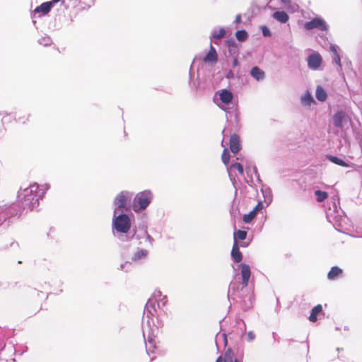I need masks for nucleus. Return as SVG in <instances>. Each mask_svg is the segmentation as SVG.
I'll return each mask as SVG.
<instances>
[{"label":"nucleus","instance_id":"f257e3e1","mask_svg":"<svg viewBox=\"0 0 362 362\" xmlns=\"http://www.w3.org/2000/svg\"><path fill=\"white\" fill-rule=\"evenodd\" d=\"M160 296L161 292L156 290L152 297L146 303L144 312L143 336L146 341V352L148 355H150L151 352L153 353L156 349V337L158 333L159 327L161 326L160 323L155 325L154 322V317L156 313V298L160 297Z\"/></svg>","mask_w":362,"mask_h":362},{"label":"nucleus","instance_id":"f03ea898","mask_svg":"<svg viewBox=\"0 0 362 362\" xmlns=\"http://www.w3.org/2000/svg\"><path fill=\"white\" fill-rule=\"evenodd\" d=\"M49 188L47 184L41 187L37 183L31 184L28 187L20 190L18 194V202L23 209L33 210L39 205V201Z\"/></svg>","mask_w":362,"mask_h":362},{"label":"nucleus","instance_id":"7ed1b4c3","mask_svg":"<svg viewBox=\"0 0 362 362\" xmlns=\"http://www.w3.org/2000/svg\"><path fill=\"white\" fill-rule=\"evenodd\" d=\"M116 214L117 209H115L112 218V230L114 233H118V238L124 241L126 240L124 234H127L131 228V220L127 214H122L117 216Z\"/></svg>","mask_w":362,"mask_h":362},{"label":"nucleus","instance_id":"20e7f679","mask_svg":"<svg viewBox=\"0 0 362 362\" xmlns=\"http://www.w3.org/2000/svg\"><path fill=\"white\" fill-rule=\"evenodd\" d=\"M233 99V93L230 90L224 88L216 93L214 101L221 110L227 112Z\"/></svg>","mask_w":362,"mask_h":362},{"label":"nucleus","instance_id":"39448f33","mask_svg":"<svg viewBox=\"0 0 362 362\" xmlns=\"http://www.w3.org/2000/svg\"><path fill=\"white\" fill-rule=\"evenodd\" d=\"M152 199V194L150 191L145 190L142 192L138 193L135 197L132 208L135 212L140 210L145 209L151 203Z\"/></svg>","mask_w":362,"mask_h":362},{"label":"nucleus","instance_id":"423d86ee","mask_svg":"<svg viewBox=\"0 0 362 362\" xmlns=\"http://www.w3.org/2000/svg\"><path fill=\"white\" fill-rule=\"evenodd\" d=\"M304 28L306 30L318 28L320 30L325 31L327 30V25L323 19L320 18H315L312 21L306 22L304 24Z\"/></svg>","mask_w":362,"mask_h":362},{"label":"nucleus","instance_id":"0eeeda50","mask_svg":"<svg viewBox=\"0 0 362 362\" xmlns=\"http://www.w3.org/2000/svg\"><path fill=\"white\" fill-rule=\"evenodd\" d=\"M132 194L127 191L121 192L115 199V208L117 210L123 209L128 200H130Z\"/></svg>","mask_w":362,"mask_h":362},{"label":"nucleus","instance_id":"6e6552de","mask_svg":"<svg viewBox=\"0 0 362 362\" xmlns=\"http://www.w3.org/2000/svg\"><path fill=\"white\" fill-rule=\"evenodd\" d=\"M322 57L317 52L312 53L307 58L308 66L312 70L318 69L322 64Z\"/></svg>","mask_w":362,"mask_h":362},{"label":"nucleus","instance_id":"1a4fd4ad","mask_svg":"<svg viewBox=\"0 0 362 362\" xmlns=\"http://www.w3.org/2000/svg\"><path fill=\"white\" fill-rule=\"evenodd\" d=\"M247 244L245 243H233L232 251H231V257L233 259L238 263L242 261L243 255L240 251V247H247Z\"/></svg>","mask_w":362,"mask_h":362},{"label":"nucleus","instance_id":"9d476101","mask_svg":"<svg viewBox=\"0 0 362 362\" xmlns=\"http://www.w3.org/2000/svg\"><path fill=\"white\" fill-rule=\"evenodd\" d=\"M235 171H238V174L241 176L244 174V169L243 165L239 163H235L232 164L228 168V172L229 177L231 180H233L235 179V177L237 176V174L235 173Z\"/></svg>","mask_w":362,"mask_h":362},{"label":"nucleus","instance_id":"9b49d317","mask_svg":"<svg viewBox=\"0 0 362 362\" xmlns=\"http://www.w3.org/2000/svg\"><path fill=\"white\" fill-rule=\"evenodd\" d=\"M239 267L240 268L243 286L246 287L248 285V281L251 276L250 267L245 264H240Z\"/></svg>","mask_w":362,"mask_h":362},{"label":"nucleus","instance_id":"f8f14e48","mask_svg":"<svg viewBox=\"0 0 362 362\" xmlns=\"http://www.w3.org/2000/svg\"><path fill=\"white\" fill-rule=\"evenodd\" d=\"M230 149L233 153H238L240 149V138L237 134H233L230 136Z\"/></svg>","mask_w":362,"mask_h":362},{"label":"nucleus","instance_id":"ddd939ff","mask_svg":"<svg viewBox=\"0 0 362 362\" xmlns=\"http://www.w3.org/2000/svg\"><path fill=\"white\" fill-rule=\"evenodd\" d=\"M218 57L216 49L211 45L210 50L206 57L204 58L205 62L216 63L217 62Z\"/></svg>","mask_w":362,"mask_h":362},{"label":"nucleus","instance_id":"4468645a","mask_svg":"<svg viewBox=\"0 0 362 362\" xmlns=\"http://www.w3.org/2000/svg\"><path fill=\"white\" fill-rule=\"evenodd\" d=\"M345 119V114L343 112H337L333 116V123L336 127L341 128Z\"/></svg>","mask_w":362,"mask_h":362},{"label":"nucleus","instance_id":"2eb2a0df","mask_svg":"<svg viewBox=\"0 0 362 362\" xmlns=\"http://www.w3.org/2000/svg\"><path fill=\"white\" fill-rule=\"evenodd\" d=\"M272 17L281 23H285L288 21V16L284 11H275L272 14Z\"/></svg>","mask_w":362,"mask_h":362},{"label":"nucleus","instance_id":"dca6fc26","mask_svg":"<svg viewBox=\"0 0 362 362\" xmlns=\"http://www.w3.org/2000/svg\"><path fill=\"white\" fill-rule=\"evenodd\" d=\"M250 74L257 81L262 80L264 78V72L257 66H254L251 69Z\"/></svg>","mask_w":362,"mask_h":362},{"label":"nucleus","instance_id":"f3484780","mask_svg":"<svg viewBox=\"0 0 362 362\" xmlns=\"http://www.w3.org/2000/svg\"><path fill=\"white\" fill-rule=\"evenodd\" d=\"M52 4L49 1L42 3L40 6H37L35 9V13H42L43 14H47L49 12L52 8Z\"/></svg>","mask_w":362,"mask_h":362},{"label":"nucleus","instance_id":"a211bd4d","mask_svg":"<svg viewBox=\"0 0 362 362\" xmlns=\"http://www.w3.org/2000/svg\"><path fill=\"white\" fill-rule=\"evenodd\" d=\"M330 50L333 53V61L337 64V65L339 68H341V58H340L339 54L338 53V51H337V47L334 45H331Z\"/></svg>","mask_w":362,"mask_h":362},{"label":"nucleus","instance_id":"6ab92c4d","mask_svg":"<svg viewBox=\"0 0 362 362\" xmlns=\"http://www.w3.org/2000/svg\"><path fill=\"white\" fill-rule=\"evenodd\" d=\"M315 96L319 101L323 102L326 100L327 95L324 88L318 86L316 88Z\"/></svg>","mask_w":362,"mask_h":362},{"label":"nucleus","instance_id":"aec40b11","mask_svg":"<svg viewBox=\"0 0 362 362\" xmlns=\"http://www.w3.org/2000/svg\"><path fill=\"white\" fill-rule=\"evenodd\" d=\"M247 237V232L245 230H238L233 234V243H238V240H244Z\"/></svg>","mask_w":362,"mask_h":362},{"label":"nucleus","instance_id":"412c9836","mask_svg":"<svg viewBox=\"0 0 362 362\" xmlns=\"http://www.w3.org/2000/svg\"><path fill=\"white\" fill-rule=\"evenodd\" d=\"M322 310V307L321 305H317L316 306H315L312 310H311V313H310V315L309 317V320L311 321V322H315L317 320V315L321 313Z\"/></svg>","mask_w":362,"mask_h":362},{"label":"nucleus","instance_id":"4be33fe9","mask_svg":"<svg viewBox=\"0 0 362 362\" xmlns=\"http://www.w3.org/2000/svg\"><path fill=\"white\" fill-rule=\"evenodd\" d=\"M328 159L332 162L333 163L336 164V165H340V166H342V167H349V165L345 162L344 160H343L342 159L337 157V156H329L328 157Z\"/></svg>","mask_w":362,"mask_h":362},{"label":"nucleus","instance_id":"5701e85b","mask_svg":"<svg viewBox=\"0 0 362 362\" xmlns=\"http://www.w3.org/2000/svg\"><path fill=\"white\" fill-rule=\"evenodd\" d=\"M342 270L338 267H333L328 272L327 277L329 279H334L337 276L341 274Z\"/></svg>","mask_w":362,"mask_h":362},{"label":"nucleus","instance_id":"b1692460","mask_svg":"<svg viewBox=\"0 0 362 362\" xmlns=\"http://www.w3.org/2000/svg\"><path fill=\"white\" fill-rule=\"evenodd\" d=\"M315 194L316 195V199L318 202H323L328 197V194L326 192L321 191V190H316L315 192Z\"/></svg>","mask_w":362,"mask_h":362},{"label":"nucleus","instance_id":"393cba45","mask_svg":"<svg viewBox=\"0 0 362 362\" xmlns=\"http://www.w3.org/2000/svg\"><path fill=\"white\" fill-rule=\"evenodd\" d=\"M255 216H256L255 210H252L248 214H244V216L243 217V220L245 223H249L253 220V218L255 217Z\"/></svg>","mask_w":362,"mask_h":362},{"label":"nucleus","instance_id":"a878e982","mask_svg":"<svg viewBox=\"0 0 362 362\" xmlns=\"http://www.w3.org/2000/svg\"><path fill=\"white\" fill-rule=\"evenodd\" d=\"M156 304H157L158 308H160L161 307H164L167 303V298L165 296L156 298Z\"/></svg>","mask_w":362,"mask_h":362},{"label":"nucleus","instance_id":"bb28decb","mask_svg":"<svg viewBox=\"0 0 362 362\" xmlns=\"http://www.w3.org/2000/svg\"><path fill=\"white\" fill-rule=\"evenodd\" d=\"M235 37L239 41H243L247 37V33L245 30H238L235 33Z\"/></svg>","mask_w":362,"mask_h":362},{"label":"nucleus","instance_id":"cd10ccee","mask_svg":"<svg viewBox=\"0 0 362 362\" xmlns=\"http://www.w3.org/2000/svg\"><path fill=\"white\" fill-rule=\"evenodd\" d=\"M226 31L223 28H221L218 32L214 31L211 33V37L214 39H221L224 37Z\"/></svg>","mask_w":362,"mask_h":362},{"label":"nucleus","instance_id":"c85d7f7f","mask_svg":"<svg viewBox=\"0 0 362 362\" xmlns=\"http://www.w3.org/2000/svg\"><path fill=\"white\" fill-rule=\"evenodd\" d=\"M221 159H222L223 163L225 165H227L228 163L229 160H230V153H229L228 148H224V150L222 153Z\"/></svg>","mask_w":362,"mask_h":362},{"label":"nucleus","instance_id":"c756f323","mask_svg":"<svg viewBox=\"0 0 362 362\" xmlns=\"http://www.w3.org/2000/svg\"><path fill=\"white\" fill-rule=\"evenodd\" d=\"M51 42H52L51 39L47 36L42 37V38H40L39 40V43L44 46H47V45H50Z\"/></svg>","mask_w":362,"mask_h":362},{"label":"nucleus","instance_id":"7c9ffc66","mask_svg":"<svg viewBox=\"0 0 362 362\" xmlns=\"http://www.w3.org/2000/svg\"><path fill=\"white\" fill-rule=\"evenodd\" d=\"M147 255V251L146 250H139L138 251L134 257V259H139L141 257H144Z\"/></svg>","mask_w":362,"mask_h":362},{"label":"nucleus","instance_id":"2f4dec72","mask_svg":"<svg viewBox=\"0 0 362 362\" xmlns=\"http://www.w3.org/2000/svg\"><path fill=\"white\" fill-rule=\"evenodd\" d=\"M303 102L310 104L311 102H313V98H312L310 94L307 93L303 98Z\"/></svg>","mask_w":362,"mask_h":362},{"label":"nucleus","instance_id":"473e14b6","mask_svg":"<svg viewBox=\"0 0 362 362\" xmlns=\"http://www.w3.org/2000/svg\"><path fill=\"white\" fill-rule=\"evenodd\" d=\"M261 29H262V34L264 36L269 37L271 35V32L267 26H264V25L262 26Z\"/></svg>","mask_w":362,"mask_h":362},{"label":"nucleus","instance_id":"72a5a7b5","mask_svg":"<svg viewBox=\"0 0 362 362\" xmlns=\"http://www.w3.org/2000/svg\"><path fill=\"white\" fill-rule=\"evenodd\" d=\"M230 354V350L229 349L228 351L226 352L225 357L227 358L228 355ZM216 362H226V358L224 360L223 359L222 356H219Z\"/></svg>","mask_w":362,"mask_h":362},{"label":"nucleus","instance_id":"f704fd0d","mask_svg":"<svg viewBox=\"0 0 362 362\" xmlns=\"http://www.w3.org/2000/svg\"><path fill=\"white\" fill-rule=\"evenodd\" d=\"M247 337L250 341H252L255 338V334L252 331H250L247 333Z\"/></svg>","mask_w":362,"mask_h":362},{"label":"nucleus","instance_id":"c9c22d12","mask_svg":"<svg viewBox=\"0 0 362 362\" xmlns=\"http://www.w3.org/2000/svg\"><path fill=\"white\" fill-rule=\"evenodd\" d=\"M263 207V205L261 202H259L257 206L253 209V210H255V214H257V211L259 210H261Z\"/></svg>","mask_w":362,"mask_h":362},{"label":"nucleus","instance_id":"e433bc0d","mask_svg":"<svg viewBox=\"0 0 362 362\" xmlns=\"http://www.w3.org/2000/svg\"><path fill=\"white\" fill-rule=\"evenodd\" d=\"M221 337L223 339V346H226L227 345V337L226 334H222Z\"/></svg>","mask_w":362,"mask_h":362},{"label":"nucleus","instance_id":"4c0bfd02","mask_svg":"<svg viewBox=\"0 0 362 362\" xmlns=\"http://www.w3.org/2000/svg\"><path fill=\"white\" fill-rule=\"evenodd\" d=\"M240 21H241V16L240 14H238V15L236 16L235 22L236 23H240Z\"/></svg>","mask_w":362,"mask_h":362},{"label":"nucleus","instance_id":"58836bf2","mask_svg":"<svg viewBox=\"0 0 362 362\" xmlns=\"http://www.w3.org/2000/svg\"><path fill=\"white\" fill-rule=\"evenodd\" d=\"M238 60L237 58H234L233 60V66H238Z\"/></svg>","mask_w":362,"mask_h":362},{"label":"nucleus","instance_id":"ea45409f","mask_svg":"<svg viewBox=\"0 0 362 362\" xmlns=\"http://www.w3.org/2000/svg\"><path fill=\"white\" fill-rule=\"evenodd\" d=\"M252 171L255 173V175H256L257 176H258V175H257V168H256L255 166H254V167H252Z\"/></svg>","mask_w":362,"mask_h":362},{"label":"nucleus","instance_id":"a19ab883","mask_svg":"<svg viewBox=\"0 0 362 362\" xmlns=\"http://www.w3.org/2000/svg\"><path fill=\"white\" fill-rule=\"evenodd\" d=\"M60 0H52L50 1H49V3L52 4V6H53V4L57 3L58 1H59Z\"/></svg>","mask_w":362,"mask_h":362},{"label":"nucleus","instance_id":"79ce46f5","mask_svg":"<svg viewBox=\"0 0 362 362\" xmlns=\"http://www.w3.org/2000/svg\"><path fill=\"white\" fill-rule=\"evenodd\" d=\"M233 76V72L232 71H229L226 76L227 78H230Z\"/></svg>","mask_w":362,"mask_h":362},{"label":"nucleus","instance_id":"37998d69","mask_svg":"<svg viewBox=\"0 0 362 362\" xmlns=\"http://www.w3.org/2000/svg\"><path fill=\"white\" fill-rule=\"evenodd\" d=\"M216 344L217 347L218 348L219 342H218V336H216Z\"/></svg>","mask_w":362,"mask_h":362},{"label":"nucleus","instance_id":"c03bdc74","mask_svg":"<svg viewBox=\"0 0 362 362\" xmlns=\"http://www.w3.org/2000/svg\"><path fill=\"white\" fill-rule=\"evenodd\" d=\"M283 3L287 4L290 2V0H281Z\"/></svg>","mask_w":362,"mask_h":362},{"label":"nucleus","instance_id":"a18cd8bd","mask_svg":"<svg viewBox=\"0 0 362 362\" xmlns=\"http://www.w3.org/2000/svg\"><path fill=\"white\" fill-rule=\"evenodd\" d=\"M135 233H136V230H134L133 234H132V237L130 238V239L133 238V236L135 235Z\"/></svg>","mask_w":362,"mask_h":362},{"label":"nucleus","instance_id":"49530a36","mask_svg":"<svg viewBox=\"0 0 362 362\" xmlns=\"http://www.w3.org/2000/svg\"><path fill=\"white\" fill-rule=\"evenodd\" d=\"M246 170H247V173L251 170V169L250 168H247Z\"/></svg>","mask_w":362,"mask_h":362},{"label":"nucleus","instance_id":"de8ad7c7","mask_svg":"<svg viewBox=\"0 0 362 362\" xmlns=\"http://www.w3.org/2000/svg\"><path fill=\"white\" fill-rule=\"evenodd\" d=\"M147 238H148V240L151 239V236L149 235H148Z\"/></svg>","mask_w":362,"mask_h":362},{"label":"nucleus","instance_id":"09e8293b","mask_svg":"<svg viewBox=\"0 0 362 362\" xmlns=\"http://www.w3.org/2000/svg\"><path fill=\"white\" fill-rule=\"evenodd\" d=\"M124 268V264H121V269H122Z\"/></svg>","mask_w":362,"mask_h":362},{"label":"nucleus","instance_id":"8fccbe9b","mask_svg":"<svg viewBox=\"0 0 362 362\" xmlns=\"http://www.w3.org/2000/svg\"><path fill=\"white\" fill-rule=\"evenodd\" d=\"M234 362H240L238 359H235Z\"/></svg>","mask_w":362,"mask_h":362}]
</instances>
